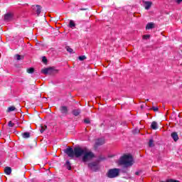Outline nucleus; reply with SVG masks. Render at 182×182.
I'll list each match as a JSON object with an SVG mask.
<instances>
[{"mask_svg": "<svg viewBox=\"0 0 182 182\" xmlns=\"http://www.w3.org/2000/svg\"><path fill=\"white\" fill-rule=\"evenodd\" d=\"M84 123H85L86 124H89V123H90V120L89 119H85L84 120Z\"/></svg>", "mask_w": 182, "mask_h": 182, "instance_id": "29", "label": "nucleus"}, {"mask_svg": "<svg viewBox=\"0 0 182 182\" xmlns=\"http://www.w3.org/2000/svg\"><path fill=\"white\" fill-rule=\"evenodd\" d=\"M15 110H16V107L14 106L9 107L7 109L8 113H11V112H15Z\"/></svg>", "mask_w": 182, "mask_h": 182, "instance_id": "15", "label": "nucleus"}, {"mask_svg": "<svg viewBox=\"0 0 182 182\" xmlns=\"http://www.w3.org/2000/svg\"><path fill=\"white\" fill-rule=\"evenodd\" d=\"M136 174H139V173L136 172Z\"/></svg>", "mask_w": 182, "mask_h": 182, "instance_id": "34", "label": "nucleus"}, {"mask_svg": "<svg viewBox=\"0 0 182 182\" xmlns=\"http://www.w3.org/2000/svg\"><path fill=\"white\" fill-rule=\"evenodd\" d=\"M14 126H15V124L12 123V121H10L9 122V127H14Z\"/></svg>", "mask_w": 182, "mask_h": 182, "instance_id": "28", "label": "nucleus"}, {"mask_svg": "<svg viewBox=\"0 0 182 182\" xmlns=\"http://www.w3.org/2000/svg\"><path fill=\"white\" fill-rule=\"evenodd\" d=\"M14 19V14L12 13H7L4 15V21L6 22H11Z\"/></svg>", "mask_w": 182, "mask_h": 182, "instance_id": "5", "label": "nucleus"}, {"mask_svg": "<svg viewBox=\"0 0 182 182\" xmlns=\"http://www.w3.org/2000/svg\"><path fill=\"white\" fill-rule=\"evenodd\" d=\"M88 166L90 167V168H91V170H95V168H96V167H97V163H90L88 164Z\"/></svg>", "mask_w": 182, "mask_h": 182, "instance_id": "13", "label": "nucleus"}, {"mask_svg": "<svg viewBox=\"0 0 182 182\" xmlns=\"http://www.w3.org/2000/svg\"><path fill=\"white\" fill-rule=\"evenodd\" d=\"M69 26L70 28H75V26H76V24L75 23V21H73V20L70 21Z\"/></svg>", "mask_w": 182, "mask_h": 182, "instance_id": "20", "label": "nucleus"}, {"mask_svg": "<svg viewBox=\"0 0 182 182\" xmlns=\"http://www.w3.org/2000/svg\"><path fill=\"white\" fill-rule=\"evenodd\" d=\"M149 147H154V141L153 139H150L149 142Z\"/></svg>", "mask_w": 182, "mask_h": 182, "instance_id": "21", "label": "nucleus"}, {"mask_svg": "<svg viewBox=\"0 0 182 182\" xmlns=\"http://www.w3.org/2000/svg\"><path fill=\"white\" fill-rule=\"evenodd\" d=\"M75 156L77 158L82 157V161L84 163H87V161H90V160L95 158V154L87 148L75 147Z\"/></svg>", "mask_w": 182, "mask_h": 182, "instance_id": "1", "label": "nucleus"}, {"mask_svg": "<svg viewBox=\"0 0 182 182\" xmlns=\"http://www.w3.org/2000/svg\"><path fill=\"white\" fill-rule=\"evenodd\" d=\"M171 136L174 141H177V140H178V134H177V132H173Z\"/></svg>", "mask_w": 182, "mask_h": 182, "instance_id": "10", "label": "nucleus"}, {"mask_svg": "<svg viewBox=\"0 0 182 182\" xmlns=\"http://www.w3.org/2000/svg\"><path fill=\"white\" fill-rule=\"evenodd\" d=\"M59 70L56 69L55 67H51V74L55 75V73H58Z\"/></svg>", "mask_w": 182, "mask_h": 182, "instance_id": "17", "label": "nucleus"}, {"mask_svg": "<svg viewBox=\"0 0 182 182\" xmlns=\"http://www.w3.org/2000/svg\"><path fill=\"white\" fill-rule=\"evenodd\" d=\"M144 6L145 9L149 10L151 7V5H153V3L151 1H143Z\"/></svg>", "mask_w": 182, "mask_h": 182, "instance_id": "7", "label": "nucleus"}, {"mask_svg": "<svg viewBox=\"0 0 182 182\" xmlns=\"http://www.w3.org/2000/svg\"><path fill=\"white\" fill-rule=\"evenodd\" d=\"M4 173L6 174H7L8 176H9V174H11V173H12V169L11 168V167H6L4 168Z\"/></svg>", "mask_w": 182, "mask_h": 182, "instance_id": "11", "label": "nucleus"}, {"mask_svg": "<svg viewBox=\"0 0 182 182\" xmlns=\"http://www.w3.org/2000/svg\"><path fill=\"white\" fill-rule=\"evenodd\" d=\"M133 163H134V161L131 154H125L119 159V164L125 166V167L133 166Z\"/></svg>", "mask_w": 182, "mask_h": 182, "instance_id": "2", "label": "nucleus"}, {"mask_svg": "<svg viewBox=\"0 0 182 182\" xmlns=\"http://www.w3.org/2000/svg\"><path fill=\"white\" fill-rule=\"evenodd\" d=\"M32 9L35 12H36L38 16L41 15V7L39 5H36V6H32Z\"/></svg>", "mask_w": 182, "mask_h": 182, "instance_id": "6", "label": "nucleus"}, {"mask_svg": "<svg viewBox=\"0 0 182 182\" xmlns=\"http://www.w3.org/2000/svg\"><path fill=\"white\" fill-rule=\"evenodd\" d=\"M176 2H177V4H180L181 2H182V0H175Z\"/></svg>", "mask_w": 182, "mask_h": 182, "instance_id": "33", "label": "nucleus"}, {"mask_svg": "<svg viewBox=\"0 0 182 182\" xmlns=\"http://www.w3.org/2000/svg\"><path fill=\"white\" fill-rule=\"evenodd\" d=\"M79 60H85L86 59V56L85 55H80L78 57Z\"/></svg>", "mask_w": 182, "mask_h": 182, "instance_id": "25", "label": "nucleus"}, {"mask_svg": "<svg viewBox=\"0 0 182 182\" xmlns=\"http://www.w3.org/2000/svg\"><path fill=\"white\" fill-rule=\"evenodd\" d=\"M41 73H43L44 75H52V68H45L41 70Z\"/></svg>", "mask_w": 182, "mask_h": 182, "instance_id": "8", "label": "nucleus"}, {"mask_svg": "<svg viewBox=\"0 0 182 182\" xmlns=\"http://www.w3.org/2000/svg\"><path fill=\"white\" fill-rule=\"evenodd\" d=\"M33 72H35V69H33V68L27 69V73H33Z\"/></svg>", "mask_w": 182, "mask_h": 182, "instance_id": "23", "label": "nucleus"}, {"mask_svg": "<svg viewBox=\"0 0 182 182\" xmlns=\"http://www.w3.org/2000/svg\"><path fill=\"white\" fill-rule=\"evenodd\" d=\"M48 127H46V125H44V126H42L40 131H41V133H43L45 132V130H46Z\"/></svg>", "mask_w": 182, "mask_h": 182, "instance_id": "24", "label": "nucleus"}, {"mask_svg": "<svg viewBox=\"0 0 182 182\" xmlns=\"http://www.w3.org/2000/svg\"><path fill=\"white\" fill-rule=\"evenodd\" d=\"M119 173H120V169L119 168L109 169L107 173V177L109 178H114L119 176Z\"/></svg>", "mask_w": 182, "mask_h": 182, "instance_id": "3", "label": "nucleus"}, {"mask_svg": "<svg viewBox=\"0 0 182 182\" xmlns=\"http://www.w3.org/2000/svg\"><path fill=\"white\" fill-rule=\"evenodd\" d=\"M67 51L69 52L70 53H73V49H72L70 47H67Z\"/></svg>", "mask_w": 182, "mask_h": 182, "instance_id": "27", "label": "nucleus"}, {"mask_svg": "<svg viewBox=\"0 0 182 182\" xmlns=\"http://www.w3.org/2000/svg\"><path fill=\"white\" fill-rule=\"evenodd\" d=\"M154 112H157L159 110V108L156 107H153Z\"/></svg>", "mask_w": 182, "mask_h": 182, "instance_id": "31", "label": "nucleus"}, {"mask_svg": "<svg viewBox=\"0 0 182 182\" xmlns=\"http://www.w3.org/2000/svg\"><path fill=\"white\" fill-rule=\"evenodd\" d=\"M66 164H68V166H69L70 164L69 163V161H67V162H66ZM68 170H70V169H71V167L69 166L68 167Z\"/></svg>", "mask_w": 182, "mask_h": 182, "instance_id": "32", "label": "nucleus"}, {"mask_svg": "<svg viewBox=\"0 0 182 182\" xmlns=\"http://www.w3.org/2000/svg\"><path fill=\"white\" fill-rule=\"evenodd\" d=\"M15 58H16V60H21V59H23V56H21L18 54L15 55Z\"/></svg>", "mask_w": 182, "mask_h": 182, "instance_id": "22", "label": "nucleus"}, {"mask_svg": "<svg viewBox=\"0 0 182 182\" xmlns=\"http://www.w3.org/2000/svg\"><path fill=\"white\" fill-rule=\"evenodd\" d=\"M149 38H150V35H144L142 37V39H145V40H147Z\"/></svg>", "mask_w": 182, "mask_h": 182, "instance_id": "26", "label": "nucleus"}, {"mask_svg": "<svg viewBox=\"0 0 182 182\" xmlns=\"http://www.w3.org/2000/svg\"><path fill=\"white\" fill-rule=\"evenodd\" d=\"M154 28V23H148L146 26V29H153Z\"/></svg>", "mask_w": 182, "mask_h": 182, "instance_id": "14", "label": "nucleus"}, {"mask_svg": "<svg viewBox=\"0 0 182 182\" xmlns=\"http://www.w3.org/2000/svg\"><path fill=\"white\" fill-rule=\"evenodd\" d=\"M43 63H46V62H48L46 57H43Z\"/></svg>", "mask_w": 182, "mask_h": 182, "instance_id": "30", "label": "nucleus"}, {"mask_svg": "<svg viewBox=\"0 0 182 182\" xmlns=\"http://www.w3.org/2000/svg\"><path fill=\"white\" fill-rule=\"evenodd\" d=\"M23 139H29L31 137V134L29 132H24L23 134Z\"/></svg>", "mask_w": 182, "mask_h": 182, "instance_id": "18", "label": "nucleus"}, {"mask_svg": "<svg viewBox=\"0 0 182 182\" xmlns=\"http://www.w3.org/2000/svg\"><path fill=\"white\" fill-rule=\"evenodd\" d=\"M151 129H153V130H157V129L159 128L157 122H153L151 124Z\"/></svg>", "mask_w": 182, "mask_h": 182, "instance_id": "12", "label": "nucleus"}, {"mask_svg": "<svg viewBox=\"0 0 182 182\" xmlns=\"http://www.w3.org/2000/svg\"><path fill=\"white\" fill-rule=\"evenodd\" d=\"M61 112L62 113H68V107H61L60 108Z\"/></svg>", "mask_w": 182, "mask_h": 182, "instance_id": "19", "label": "nucleus"}, {"mask_svg": "<svg viewBox=\"0 0 182 182\" xmlns=\"http://www.w3.org/2000/svg\"><path fill=\"white\" fill-rule=\"evenodd\" d=\"M65 153L68 155V157L73 158L75 157V148L68 147L65 150Z\"/></svg>", "mask_w": 182, "mask_h": 182, "instance_id": "4", "label": "nucleus"}, {"mask_svg": "<svg viewBox=\"0 0 182 182\" xmlns=\"http://www.w3.org/2000/svg\"><path fill=\"white\" fill-rule=\"evenodd\" d=\"M73 114H74V116H79L80 114V109H74Z\"/></svg>", "mask_w": 182, "mask_h": 182, "instance_id": "16", "label": "nucleus"}, {"mask_svg": "<svg viewBox=\"0 0 182 182\" xmlns=\"http://www.w3.org/2000/svg\"><path fill=\"white\" fill-rule=\"evenodd\" d=\"M102 144H105V139H99L96 140L95 146H102Z\"/></svg>", "mask_w": 182, "mask_h": 182, "instance_id": "9", "label": "nucleus"}]
</instances>
